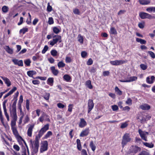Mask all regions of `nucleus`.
<instances>
[{
    "label": "nucleus",
    "mask_w": 155,
    "mask_h": 155,
    "mask_svg": "<svg viewBox=\"0 0 155 155\" xmlns=\"http://www.w3.org/2000/svg\"><path fill=\"white\" fill-rule=\"evenodd\" d=\"M39 139L37 137H36L35 140L32 145L31 150L34 154L36 153L38 151L39 147Z\"/></svg>",
    "instance_id": "nucleus-1"
},
{
    "label": "nucleus",
    "mask_w": 155,
    "mask_h": 155,
    "mask_svg": "<svg viewBox=\"0 0 155 155\" xmlns=\"http://www.w3.org/2000/svg\"><path fill=\"white\" fill-rule=\"evenodd\" d=\"M132 139L130 137V135L128 133L125 134L122 137L121 144L123 147H124L127 143L131 141Z\"/></svg>",
    "instance_id": "nucleus-2"
},
{
    "label": "nucleus",
    "mask_w": 155,
    "mask_h": 155,
    "mask_svg": "<svg viewBox=\"0 0 155 155\" xmlns=\"http://www.w3.org/2000/svg\"><path fill=\"white\" fill-rule=\"evenodd\" d=\"M49 125L48 124H47L45 125L39 131L38 135L36 137H37L38 139H40L44 134L49 129Z\"/></svg>",
    "instance_id": "nucleus-3"
},
{
    "label": "nucleus",
    "mask_w": 155,
    "mask_h": 155,
    "mask_svg": "<svg viewBox=\"0 0 155 155\" xmlns=\"http://www.w3.org/2000/svg\"><path fill=\"white\" fill-rule=\"evenodd\" d=\"M61 37L59 35H55L53 37V38L51 41L48 42V43L51 46H53L56 44L58 42L59 43L61 42Z\"/></svg>",
    "instance_id": "nucleus-4"
},
{
    "label": "nucleus",
    "mask_w": 155,
    "mask_h": 155,
    "mask_svg": "<svg viewBox=\"0 0 155 155\" xmlns=\"http://www.w3.org/2000/svg\"><path fill=\"white\" fill-rule=\"evenodd\" d=\"M48 149V143L46 140H44L42 141L41 143L40 151L41 153H42L43 152L47 150Z\"/></svg>",
    "instance_id": "nucleus-5"
},
{
    "label": "nucleus",
    "mask_w": 155,
    "mask_h": 155,
    "mask_svg": "<svg viewBox=\"0 0 155 155\" xmlns=\"http://www.w3.org/2000/svg\"><path fill=\"white\" fill-rule=\"evenodd\" d=\"M138 133L141 139L145 141H147V136L149 133L144 131H143L140 129H138Z\"/></svg>",
    "instance_id": "nucleus-6"
},
{
    "label": "nucleus",
    "mask_w": 155,
    "mask_h": 155,
    "mask_svg": "<svg viewBox=\"0 0 155 155\" xmlns=\"http://www.w3.org/2000/svg\"><path fill=\"white\" fill-rule=\"evenodd\" d=\"M139 15L140 18L142 19L145 18L151 19L153 18V17L150 14L144 12H140Z\"/></svg>",
    "instance_id": "nucleus-7"
},
{
    "label": "nucleus",
    "mask_w": 155,
    "mask_h": 155,
    "mask_svg": "<svg viewBox=\"0 0 155 155\" xmlns=\"http://www.w3.org/2000/svg\"><path fill=\"white\" fill-rule=\"evenodd\" d=\"M28 129L27 131V134L29 137H31L32 135L33 130L35 127V124H29L28 125Z\"/></svg>",
    "instance_id": "nucleus-8"
},
{
    "label": "nucleus",
    "mask_w": 155,
    "mask_h": 155,
    "mask_svg": "<svg viewBox=\"0 0 155 155\" xmlns=\"http://www.w3.org/2000/svg\"><path fill=\"white\" fill-rule=\"evenodd\" d=\"M126 61L123 60H116L113 61H111L110 62V64L113 65H119L125 63Z\"/></svg>",
    "instance_id": "nucleus-9"
},
{
    "label": "nucleus",
    "mask_w": 155,
    "mask_h": 155,
    "mask_svg": "<svg viewBox=\"0 0 155 155\" xmlns=\"http://www.w3.org/2000/svg\"><path fill=\"white\" fill-rule=\"evenodd\" d=\"M137 78L136 76H132L128 78L126 80H120V81L122 82H129L135 81L137 80Z\"/></svg>",
    "instance_id": "nucleus-10"
},
{
    "label": "nucleus",
    "mask_w": 155,
    "mask_h": 155,
    "mask_svg": "<svg viewBox=\"0 0 155 155\" xmlns=\"http://www.w3.org/2000/svg\"><path fill=\"white\" fill-rule=\"evenodd\" d=\"M94 107V104L92 99H89L88 101L87 107L88 108V113L89 112L93 109Z\"/></svg>",
    "instance_id": "nucleus-11"
},
{
    "label": "nucleus",
    "mask_w": 155,
    "mask_h": 155,
    "mask_svg": "<svg viewBox=\"0 0 155 155\" xmlns=\"http://www.w3.org/2000/svg\"><path fill=\"white\" fill-rule=\"evenodd\" d=\"M10 115L12 118H17L16 108H10Z\"/></svg>",
    "instance_id": "nucleus-12"
},
{
    "label": "nucleus",
    "mask_w": 155,
    "mask_h": 155,
    "mask_svg": "<svg viewBox=\"0 0 155 155\" xmlns=\"http://www.w3.org/2000/svg\"><path fill=\"white\" fill-rule=\"evenodd\" d=\"M12 61L15 65H18L20 66H22L23 65V62L22 60H19L17 59L14 58L12 59Z\"/></svg>",
    "instance_id": "nucleus-13"
},
{
    "label": "nucleus",
    "mask_w": 155,
    "mask_h": 155,
    "mask_svg": "<svg viewBox=\"0 0 155 155\" xmlns=\"http://www.w3.org/2000/svg\"><path fill=\"white\" fill-rule=\"evenodd\" d=\"M5 138H7L10 141H12V139L11 137L9 135H6L5 133L3 134V135L2 136V138L3 141L6 144H8V143L5 140Z\"/></svg>",
    "instance_id": "nucleus-14"
},
{
    "label": "nucleus",
    "mask_w": 155,
    "mask_h": 155,
    "mask_svg": "<svg viewBox=\"0 0 155 155\" xmlns=\"http://www.w3.org/2000/svg\"><path fill=\"white\" fill-rule=\"evenodd\" d=\"M89 133V130L88 128H86L83 130L80 134V136L84 137L87 136Z\"/></svg>",
    "instance_id": "nucleus-15"
},
{
    "label": "nucleus",
    "mask_w": 155,
    "mask_h": 155,
    "mask_svg": "<svg viewBox=\"0 0 155 155\" xmlns=\"http://www.w3.org/2000/svg\"><path fill=\"white\" fill-rule=\"evenodd\" d=\"M150 108V106L147 104H143L140 106V108L143 110H149Z\"/></svg>",
    "instance_id": "nucleus-16"
},
{
    "label": "nucleus",
    "mask_w": 155,
    "mask_h": 155,
    "mask_svg": "<svg viewBox=\"0 0 155 155\" xmlns=\"http://www.w3.org/2000/svg\"><path fill=\"white\" fill-rule=\"evenodd\" d=\"M0 77L4 81L5 83L6 84L7 87H9L11 84V82L9 79L6 77L0 76Z\"/></svg>",
    "instance_id": "nucleus-17"
},
{
    "label": "nucleus",
    "mask_w": 155,
    "mask_h": 155,
    "mask_svg": "<svg viewBox=\"0 0 155 155\" xmlns=\"http://www.w3.org/2000/svg\"><path fill=\"white\" fill-rule=\"evenodd\" d=\"M130 150L132 153H136L138 151H140V149L139 147L137 146H132L130 147Z\"/></svg>",
    "instance_id": "nucleus-18"
},
{
    "label": "nucleus",
    "mask_w": 155,
    "mask_h": 155,
    "mask_svg": "<svg viewBox=\"0 0 155 155\" xmlns=\"http://www.w3.org/2000/svg\"><path fill=\"white\" fill-rule=\"evenodd\" d=\"M17 139L19 143V144L21 145L22 144L23 142L25 146L27 147L26 143L25 141L19 135L15 137Z\"/></svg>",
    "instance_id": "nucleus-19"
},
{
    "label": "nucleus",
    "mask_w": 155,
    "mask_h": 155,
    "mask_svg": "<svg viewBox=\"0 0 155 155\" xmlns=\"http://www.w3.org/2000/svg\"><path fill=\"white\" fill-rule=\"evenodd\" d=\"M87 123L83 118L80 119V121L79 124V127L81 128H83L87 125Z\"/></svg>",
    "instance_id": "nucleus-20"
},
{
    "label": "nucleus",
    "mask_w": 155,
    "mask_h": 155,
    "mask_svg": "<svg viewBox=\"0 0 155 155\" xmlns=\"http://www.w3.org/2000/svg\"><path fill=\"white\" fill-rule=\"evenodd\" d=\"M155 78V77L153 76H151L150 78L149 77H148L146 78V82L148 84H152L154 82Z\"/></svg>",
    "instance_id": "nucleus-21"
},
{
    "label": "nucleus",
    "mask_w": 155,
    "mask_h": 155,
    "mask_svg": "<svg viewBox=\"0 0 155 155\" xmlns=\"http://www.w3.org/2000/svg\"><path fill=\"white\" fill-rule=\"evenodd\" d=\"M61 28L60 26L54 27L53 28V32L55 34H58L61 31Z\"/></svg>",
    "instance_id": "nucleus-22"
},
{
    "label": "nucleus",
    "mask_w": 155,
    "mask_h": 155,
    "mask_svg": "<svg viewBox=\"0 0 155 155\" xmlns=\"http://www.w3.org/2000/svg\"><path fill=\"white\" fill-rule=\"evenodd\" d=\"M137 119H139L141 123H143L147 120V118H146L145 115H142L141 116L137 117Z\"/></svg>",
    "instance_id": "nucleus-23"
},
{
    "label": "nucleus",
    "mask_w": 155,
    "mask_h": 155,
    "mask_svg": "<svg viewBox=\"0 0 155 155\" xmlns=\"http://www.w3.org/2000/svg\"><path fill=\"white\" fill-rule=\"evenodd\" d=\"M17 90L16 87H14L4 97V99L5 98L10 95L12 94L13 93Z\"/></svg>",
    "instance_id": "nucleus-24"
},
{
    "label": "nucleus",
    "mask_w": 155,
    "mask_h": 155,
    "mask_svg": "<svg viewBox=\"0 0 155 155\" xmlns=\"http://www.w3.org/2000/svg\"><path fill=\"white\" fill-rule=\"evenodd\" d=\"M53 74L55 76H57L59 73L58 71L56 69L54 66H52L50 68Z\"/></svg>",
    "instance_id": "nucleus-25"
},
{
    "label": "nucleus",
    "mask_w": 155,
    "mask_h": 155,
    "mask_svg": "<svg viewBox=\"0 0 155 155\" xmlns=\"http://www.w3.org/2000/svg\"><path fill=\"white\" fill-rule=\"evenodd\" d=\"M48 117V115L45 113H43L40 117L39 118L38 120L40 122H42L45 119V118Z\"/></svg>",
    "instance_id": "nucleus-26"
},
{
    "label": "nucleus",
    "mask_w": 155,
    "mask_h": 155,
    "mask_svg": "<svg viewBox=\"0 0 155 155\" xmlns=\"http://www.w3.org/2000/svg\"><path fill=\"white\" fill-rule=\"evenodd\" d=\"M6 52L10 54H12L13 53V50L10 48L8 46H5L4 48Z\"/></svg>",
    "instance_id": "nucleus-27"
},
{
    "label": "nucleus",
    "mask_w": 155,
    "mask_h": 155,
    "mask_svg": "<svg viewBox=\"0 0 155 155\" xmlns=\"http://www.w3.org/2000/svg\"><path fill=\"white\" fill-rule=\"evenodd\" d=\"M140 4L143 5H147L150 4V0H139Z\"/></svg>",
    "instance_id": "nucleus-28"
},
{
    "label": "nucleus",
    "mask_w": 155,
    "mask_h": 155,
    "mask_svg": "<svg viewBox=\"0 0 155 155\" xmlns=\"http://www.w3.org/2000/svg\"><path fill=\"white\" fill-rule=\"evenodd\" d=\"M146 10L150 13L152 12L155 13V7H149L146 8Z\"/></svg>",
    "instance_id": "nucleus-29"
},
{
    "label": "nucleus",
    "mask_w": 155,
    "mask_h": 155,
    "mask_svg": "<svg viewBox=\"0 0 155 155\" xmlns=\"http://www.w3.org/2000/svg\"><path fill=\"white\" fill-rule=\"evenodd\" d=\"M143 144L146 147L149 148H152L154 147V144L152 143L143 142Z\"/></svg>",
    "instance_id": "nucleus-30"
},
{
    "label": "nucleus",
    "mask_w": 155,
    "mask_h": 155,
    "mask_svg": "<svg viewBox=\"0 0 155 155\" xmlns=\"http://www.w3.org/2000/svg\"><path fill=\"white\" fill-rule=\"evenodd\" d=\"M54 82V78H49L47 80L48 84L51 86L53 85Z\"/></svg>",
    "instance_id": "nucleus-31"
},
{
    "label": "nucleus",
    "mask_w": 155,
    "mask_h": 155,
    "mask_svg": "<svg viewBox=\"0 0 155 155\" xmlns=\"http://www.w3.org/2000/svg\"><path fill=\"white\" fill-rule=\"evenodd\" d=\"M17 119V118H12V120L11 121V128L16 127L15 126L16 125V122Z\"/></svg>",
    "instance_id": "nucleus-32"
},
{
    "label": "nucleus",
    "mask_w": 155,
    "mask_h": 155,
    "mask_svg": "<svg viewBox=\"0 0 155 155\" xmlns=\"http://www.w3.org/2000/svg\"><path fill=\"white\" fill-rule=\"evenodd\" d=\"M12 132L15 137L19 135L16 127L12 128Z\"/></svg>",
    "instance_id": "nucleus-33"
},
{
    "label": "nucleus",
    "mask_w": 155,
    "mask_h": 155,
    "mask_svg": "<svg viewBox=\"0 0 155 155\" xmlns=\"http://www.w3.org/2000/svg\"><path fill=\"white\" fill-rule=\"evenodd\" d=\"M28 75L30 77H32L36 74V72L33 71H29L27 72Z\"/></svg>",
    "instance_id": "nucleus-34"
},
{
    "label": "nucleus",
    "mask_w": 155,
    "mask_h": 155,
    "mask_svg": "<svg viewBox=\"0 0 155 155\" xmlns=\"http://www.w3.org/2000/svg\"><path fill=\"white\" fill-rule=\"evenodd\" d=\"M109 32L110 34L113 35H116L117 33L116 29L113 27L110 28Z\"/></svg>",
    "instance_id": "nucleus-35"
},
{
    "label": "nucleus",
    "mask_w": 155,
    "mask_h": 155,
    "mask_svg": "<svg viewBox=\"0 0 155 155\" xmlns=\"http://www.w3.org/2000/svg\"><path fill=\"white\" fill-rule=\"evenodd\" d=\"M52 134V132L51 131H48L46 134L43 137L44 139H47L49 137L51 136Z\"/></svg>",
    "instance_id": "nucleus-36"
},
{
    "label": "nucleus",
    "mask_w": 155,
    "mask_h": 155,
    "mask_svg": "<svg viewBox=\"0 0 155 155\" xmlns=\"http://www.w3.org/2000/svg\"><path fill=\"white\" fill-rule=\"evenodd\" d=\"M77 143V147L78 149L81 150V144L80 140L79 139H77L76 140Z\"/></svg>",
    "instance_id": "nucleus-37"
},
{
    "label": "nucleus",
    "mask_w": 155,
    "mask_h": 155,
    "mask_svg": "<svg viewBox=\"0 0 155 155\" xmlns=\"http://www.w3.org/2000/svg\"><path fill=\"white\" fill-rule=\"evenodd\" d=\"M86 85L89 89H91L93 88L90 80H88L86 82Z\"/></svg>",
    "instance_id": "nucleus-38"
},
{
    "label": "nucleus",
    "mask_w": 155,
    "mask_h": 155,
    "mask_svg": "<svg viewBox=\"0 0 155 155\" xmlns=\"http://www.w3.org/2000/svg\"><path fill=\"white\" fill-rule=\"evenodd\" d=\"M115 91L116 93L117 94L119 95H121L122 94V92L117 87H116L115 88Z\"/></svg>",
    "instance_id": "nucleus-39"
},
{
    "label": "nucleus",
    "mask_w": 155,
    "mask_h": 155,
    "mask_svg": "<svg viewBox=\"0 0 155 155\" xmlns=\"http://www.w3.org/2000/svg\"><path fill=\"white\" fill-rule=\"evenodd\" d=\"M51 54L52 56L54 57L57 55L58 52L55 49H52L51 51Z\"/></svg>",
    "instance_id": "nucleus-40"
},
{
    "label": "nucleus",
    "mask_w": 155,
    "mask_h": 155,
    "mask_svg": "<svg viewBox=\"0 0 155 155\" xmlns=\"http://www.w3.org/2000/svg\"><path fill=\"white\" fill-rule=\"evenodd\" d=\"M90 146L93 151H94L96 149V146L94 144L93 141H91L90 144Z\"/></svg>",
    "instance_id": "nucleus-41"
},
{
    "label": "nucleus",
    "mask_w": 155,
    "mask_h": 155,
    "mask_svg": "<svg viewBox=\"0 0 155 155\" xmlns=\"http://www.w3.org/2000/svg\"><path fill=\"white\" fill-rule=\"evenodd\" d=\"M78 41L81 44H83V43L84 38L83 37L80 35H79L78 36Z\"/></svg>",
    "instance_id": "nucleus-42"
},
{
    "label": "nucleus",
    "mask_w": 155,
    "mask_h": 155,
    "mask_svg": "<svg viewBox=\"0 0 155 155\" xmlns=\"http://www.w3.org/2000/svg\"><path fill=\"white\" fill-rule=\"evenodd\" d=\"M65 65V64L62 61L59 62L58 64V66L59 68L64 67Z\"/></svg>",
    "instance_id": "nucleus-43"
},
{
    "label": "nucleus",
    "mask_w": 155,
    "mask_h": 155,
    "mask_svg": "<svg viewBox=\"0 0 155 155\" xmlns=\"http://www.w3.org/2000/svg\"><path fill=\"white\" fill-rule=\"evenodd\" d=\"M8 8L7 6L4 5L3 6L2 8V12L4 13H7L8 10Z\"/></svg>",
    "instance_id": "nucleus-44"
},
{
    "label": "nucleus",
    "mask_w": 155,
    "mask_h": 155,
    "mask_svg": "<svg viewBox=\"0 0 155 155\" xmlns=\"http://www.w3.org/2000/svg\"><path fill=\"white\" fill-rule=\"evenodd\" d=\"M128 124L127 122H126L121 124L120 127L121 129H123L126 127L128 126Z\"/></svg>",
    "instance_id": "nucleus-45"
},
{
    "label": "nucleus",
    "mask_w": 155,
    "mask_h": 155,
    "mask_svg": "<svg viewBox=\"0 0 155 155\" xmlns=\"http://www.w3.org/2000/svg\"><path fill=\"white\" fill-rule=\"evenodd\" d=\"M138 155H150L149 152L147 151L142 150Z\"/></svg>",
    "instance_id": "nucleus-46"
},
{
    "label": "nucleus",
    "mask_w": 155,
    "mask_h": 155,
    "mask_svg": "<svg viewBox=\"0 0 155 155\" xmlns=\"http://www.w3.org/2000/svg\"><path fill=\"white\" fill-rule=\"evenodd\" d=\"M4 114L5 116L6 117L8 121H9L10 120L9 119V115L8 114L7 111V109H4Z\"/></svg>",
    "instance_id": "nucleus-47"
},
{
    "label": "nucleus",
    "mask_w": 155,
    "mask_h": 155,
    "mask_svg": "<svg viewBox=\"0 0 155 155\" xmlns=\"http://www.w3.org/2000/svg\"><path fill=\"white\" fill-rule=\"evenodd\" d=\"M50 94L48 93H46L45 95L43 96L44 99L46 100H48L49 98Z\"/></svg>",
    "instance_id": "nucleus-48"
},
{
    "label": "nucleus",
    "mask_w": 155,
    "mask_h": 155,
    "mask_svg": "<svg viewBox=\"0 0 155 155\" xmlns=\"http://www.w3.org/2000/svg\"><path fill=\"white\" fill-rule=\"evenodd\" d=\"M28 28H24L22 29H21L19 31L20 33H22L23 34H24L26 32L28 31Z\"/></svg>",
    "instance_id": "nucleus-49"
},
{
    "label": "nucleus",
    "mask_w": 155,
    "mask_h": 155,
    "mask_svg": "<svg viewBox=\"0 0 155 155\" xmlns=\"http://www.w3.org/2000/svg\"><path fill=\"white\" fill-rule=\"evenodd\" d=\"M147 52L149 54L152 58L154 59L155 58V54L153 52L150 51H149Z\"/></svg>",
    "instance_id": "nucleus-50"
},
{
    "label": "nucleus",
    "mask_w": 155,
    "mask_h": 155,
    "mask_svg": "<svg viewBox=\"0 0 155 155\" xmlns=\"http://www.w3.org/2000/svg\"><path fill=\"white\" fill-rule=\"evenodd\" d=\"M24 62L25 64L27 66H29L30 65V64L31 63L30 60L29 59L24 60Z\"/></svg>",
    "instance_id": "nucleus-51"
},
{
    "label": "nucleus",
    "mask_w": 155,
    "mask_h": 155,
    "mask_svg": "<svg viewBox=\"0 0 155 155\" xmlns=\"http://www.w3.org/2000/svg\"><path fill=\"white\" fill-rule=\"evenodd\" d=\"M140 68L143 70H145L147 68V65L144 64H141L140 65Z\"/></svg>",
    "instance_id": "nucleus-52"
},
{
    "label": "nucleus",
    "mask_w": 155,
    "mask_h": 155,
    "mask_svg": "<svg viewBox=\"0 0 155 155\" xmlns=\"http://www.w3.org/2000/svg\"><path fill=\"white\" fill-rule=\"evenodd\" d=\"M64 79L67 81H69L71 79V78L70 76L67 75L65 74L64 76L63 77Z\"/></svg>",
    "instance_id": "nucleus-53"
},
{
    "label": "nucleus",
    "mask_w": 155,
    "mask_h": 155,
    "mask_svg": "<svg viewBox=\"0 0 155 155\" xmlns=\"http://www.w3.org/2000/svg\"><path fill=\"white\" fill-rule=\"evenodd\" d=\"M145 22L143 21L139 23L138 24V27L140 28H143L144 27Z\"/></svg>",
    "instance_id": "nucleus-54"
},
{
    "label": "nucleus",
    "mask_w": 155,
    "mask_h": 155,
    "mask_svg": "<svg viewBox=\"0 0 155 155\" xmlns=\"http://www.w3.org/2000/svg\"><path fill=\"white\" fill-rule=\"evenodd\" d=\"M111 108L114 111H117L118 109V107L117 105H114L111 106Z\"/></svg>",
    "instance_id": "nucleus-55"
},
{
    "label": "nucleus",
    "mask_w": 155,
    "mask_h": 155,
    "mask_svg": "<svg viewBox=\"0 0 155 155\" xmlns=\"http://www.w3.org/2000/svg\"><path fill=\"white\" fill-rule=\"evenodd\" d=\"M48 46L47 45H45L42 51V53L43 54H45L46 52L48 50Z\"/></svg>",
    "instance_id": "nucleus-56"
},
{
    "label": "nucleus",
    "mask_w": 155,
    "mask_h": 155,
    "mask_svg": "<svg viewBox=\"0 0 155 155\" xmlns=\"http://www.w3.org/2000/svg\"><path fill=\"white\" fill-rule=\"evenodd\" d=\"M13 148L14 150L17 151H19L20 149L19 146L17 144L14 145L13 146Z\"/></svg>",
    "instance_id": "nucleus-57"
},
{
    "label": "nucleus",
    "mask_w": 155,
    "mask_h": 155,
    "mask_svg": "<svg viewBox=\"0 0 155 155\" xmlns=\"http://www.w3.org/2000/svg\"><path fill=\"white\" fill-rule=\"evenodd\" d=\"M132 100L130 98H128L127 101H126V104L130 105L132 104Z\"/></svg>",
    "instance_id": "nucleus-58"
},
{
    "label": "nucleus",
    "mask_w": 155,
    "mask_h": 155,
    "mask_svg": "<svg viewBox=\"0 0 155 155\" xmlns=\"http://www.w3.org/2000/svg\"><path fill=\"white\" fill-rule=\"evenodd\" d=\"M65 61L67 63H70L71 62L72 60L70 57L66 56L65 58Z\"/></svg>",
    "instance_id": "nucleus-59"
},
{
    "label": "nucleus",
    "mask_w": 155,
    "mask_h": 155,
    "mask_svg": "<svg viewBox=\"0 0 155 155\" xmlns=\"http://www.w3.org/2000/svg\"><path fill=\"white\" fill-rule=\"evenodd\" d=\"M57 106L58 107L60 108H63L65 107L66 105L61 103H59L57 104Z\"/></svg>",
    "instance_id": "nucleus-60"
},
{
    "label": "nucleus",
    "mask_w": 155,
    "mask_h": 155,
    "mask_svg": "<svg viewBox=\"0 0 155 155\" xmlns=\"http://www.w3.org/2000/svg\"><path fill=\"white\" fill-rule=\"evenodd\" d=\"M54 20L52 17L49 18H48V23L49 25H52L54 23Z\"/></svg>",
    "instance_id": "nucleus-61"
},
{
    "label": "nucleus",
    "mask_w": 155,
    "mask_h": 155,
    "mask_svg": "<svg viewBox=\"0 0 155 155\" xmlns=\"http://www.w3.org/2000/svg\"><path fill=\"white\" fill-rule=\"evenodd\" d=\"M52 7L50 5L49 3H48L47 9V11L48 12H51L52 11Z\"/></svg>",
    "instance_id": "nucleus-62"
},
{
    "label": "nucleus",
    "mask_w": 155,
    "mask_h": 155,
    "mask_svg": "<svg viewBox=\"0 0 155 155\" xmlns=\"http://www.w3.org/2000/svg\"><path fill=\"white\" fill-rule=\"evenodd\" d=\"M93 61L91 58L89 59L87 62V64L88 65H91L93 64Z\"/></svg>",
    "instance_id": "nucleus-63"
},
{
    "label": "nucleus",
    "mask_w": 155,
    "mask_h": 155,
    "mask_svg": "<svg viewBox=\"0 0 155 155\" xmlns=\"http://www.w3.org/2000/svg\"><path fill=\"white\" fill-rule=\"evenodd\" d=\"M29 120V118L28 115H27L25 116L24 120V122L25 123L28 122Z\"/></svg>",
    "instance_id": "nucleus-64"
}]
</instances>
